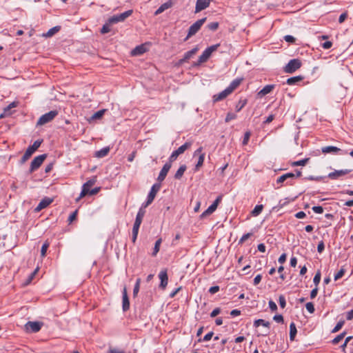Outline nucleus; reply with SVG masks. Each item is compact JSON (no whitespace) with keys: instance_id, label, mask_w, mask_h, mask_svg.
<instances>
[{"instance_id":"nucleus-1","label":"nucleus","mask_w":353,"mask_h":353,"mask_svg":"<svg viewBox=\"0 0 353 353\" xmlns=\"http://www.w3.org/2000/svg\"><path fill=\"white\" fill-rule=\"evenodd\" d=\"M145 210L141 208L139 209V210L137 214L136 219H135V221H134V223L133 225V228H132V241H133V242L135 241V240L137 237L140 225L141 224L143 218L145 215Z\"/></svg>"},{"instance_id":"nucleus-2","label":"nucleus","mask_w":353,"mask_h":353,"mask_svg":"<svg viewBox=\"0 0 353 353\" xmlns=\"http://www.w3.org/2000/svg\"><path fill=\"white\" fill-rule=\"evenodd\" d=\"M43 140H37L32 145H30L26 150L24 154L21 159V163L26 162L32 154L40 147Z\"/></svg>"},{"instance_id":"nucleus-3","label":"nucleus","mask_w":353,"mask_h":353,"mask_svg":"<svg viewBox=\"0 0 353 353\" xmlns=\"http://www.w3.org/2000/svg\"><path fill=\"white\" fill-rule=\"evenodd\" d=\"M206 21V17L202 18L201 19L197 20L195 23H194L188 29V32L185 41H187L189 38L194 35L198 31L200 30L201 26Z\"/></svg>"},{"instance_id":"nucleus-4","label":"nucleus","mask_w":353,"mask_h":353,"mask_svg":"<svg viewBox=\"0 0 353 353\" xmlns=\"http://www.w3.org/2000/svg\"><path fill=\"white\" fill-rule=\"evenodd\" d=\"M58 114V111L51 110L43 114L37 121V125H43L52 121Z\"/></svg>"},{"instance_id":"nucleus-5","label":"nucleus","mask_w":353,"mask_h":353,"mask_svg":"<svg viewBox=\"0 0 353 353\" xmlns=\"http://www.w3.org/2000/svg\"><path fill=\"white\" fill-rule=\"evenodd\" d=\"M302 63L300 59H291L284 67V72L286 73H293L301 67Z\"/></svg>"},{"instance_id":"nucleus-6","label":"nucleus","mask_w":353,"mask_h":353,"mask_svg":"<svg viewBox=\"0 0 353 353\" xmlns=\"http://www.w3.org/2000/svg\"><path fill=\"white\" fill-rule=\"evenodd\" d=\"M46 157V154H41L34 157L30 163L29 173H32L37 170L41 165Z\"/></svg>"},{"instance_id":"nucleus-7","label":"nucleus","mask_w":353,"mask_h":353,"mask_svg":"<svg viewBox=\"0 0 353 353\" xmlns=\"http://www.w3.org/2000/svg\"><path fill=\"white\" fill-rule=\"evenodd\" d=\"M190 146H191V143L186 142L183 145L180 146L177 150L173 151L169 157V161H170L171 163L174 161L180 154L184 153V152L187 149H188Z\"/></svg>"},{"instance_id":"nucleus-8","label":"nucleus","mask_w":353,"mask_h":353,"mask_svg":"<svg viewBox=\"0 0 353 353\" xmlns=\"http://www.w3.org/2000/svg\"><path fill=\"white\" fill-rule=\"evenodd\" d=\"M160 188L161 185L159 183H155L152 186L151 190L148 195L147 201L143 204L144 208H146L147 206L152 203V202L153 201L156 196L157 193L160 190Z\"/></svg>"},{"instance_id":"nucleus-9","label":"nucleus","mask_w":353,"mask_h":353,"mask_svg":"<svg viewBox=\"0 0 353 353\" xmlns=\"http://www.w3.org/2000/svg\"><path fill=\"white\" fill-rule=\"evenodd\" d=\"M132 10H128L123 13L114 14L112 16V23L124 21L128 17L132 15Z\"/></svg>"},{"instance_id":"nucleus-10","label":"nucleus","mask_w":353,"mask_h":353,"mask_svg":"<svg viewBox=\"0 0 353 353\" xmlns=\"http://www.w3.org/2000/svg\"><path fill=\"white\" fill-rule=\"evenodd\" d=\"M222 199V196H219L216 200L213 202V203L212 205H210L208 209L203 212L201 216L203 218L207 215H210L211 214H212L217 208V206L219 205V203L221 202Z\"/></svg>"},{"instance_id":"nucleus-11","label":"nucleus","mask_w":353,"mask_h":353,"mask_svg":"<svg viewBox=\"0 0 353 353\" xmlns=\"http://www.w3.org/2000/svg\"><path fill=\"white\" fill-rule=\"evenodd\" d=\"M94 182L95 181L94 180H90L83 185L81 192L79 198L77 199V201H79L82 197L88 195L89 190H91V188L94 184Z\"/></svg>"},{"instance_id":"nucleus-12","label":"nucleus","mask_w":353,"mask_h":353,"mask_svg":"<svg viewBox=\"0 0 353 353\" xmlns=\"http://www.w3.org/2000/svg\"><path fill=\"white\" fill-rule=\"evenodd\" d=\"M294 179H295V174L292 172H288L279 176L276 179V183H282L284 181H287V185H292V180H293Z\"/></svg>"},{"instance_id":"nucleus-13","label":"nucleus","mask_w":353,"mask_h":353,"mask_svg":"<svg viewBox=\"0 0 353 353\" xmlns=\"http://www.w3.org/2000/svg\"><path fill=\"white\" fill-rule=\"evenodd\" d=\"M42 325V323L38 321H28L26 324V328L27 330H30L32 332L35 333L41 330Z\"/></svg>"},{"instance_id":"nucleus-14","label":"nucleus","mask_w":353,"mask_h":353,"mask_svg":"<svg viewBox=\"0 0 353 353\" xmlns=\"http://www.w3.org/2000/svg\"><path fill=\"white\" fill-rule=\"evenodd\" d=\"M351 172V170H334V172H330L327 175V176L332 179V180H336L339 179L340 177L350 173Z\"/></svg>"},{"instance_id":"nucleus-15","label":"nucleus","mask_w":353,"mask_h":353,"mask_svg":"<svg viewBox=\"0 0 353 353\" xmlns=\"http://www.w3.org/2000/svg\"><path fill=\"white\" fill-rule=\"evenodd\" d=\"M171 167L172 163L169 161L163 165L157 178V180L159 182H161L165 179Z\"/></svg>"},{"instance_id":"nucleus-16","label":"nucleus","mask_w":353,"mask_h":353,"mask_svg":"<svg viewBox=\"0 0 353 353\" xmlns=\"http://www.w3.org/2000/svg\"><path fill=\"white\" fill-rule=\"evenodd\" d=\"M211 0H197L195 6V13H198L209 7Z\"/></svg>"},{"instance_id":"nucleus-17","label":"nucleus","mask_w":353,"mask_h":353,"mask_svg":"<svg viewBox=\"0 0 353 353\" xmlns=\"http://www.w3.org/2000/svg\"><path fill=\"white\" fill-rule=\"evenodd\" d=\"M159 279L161 280L159 287L162 289H165L168 285V276L166 270H162L159 274Z\"/></svg>"},{"instance_id":"nucleus-18","label":"nucleus","mask_w":353,"mask_h":353,"mask_svg":"<svg viewBox=\"0 0 353 353\" xmlns=\"http://www.w3.org/2000/svg\"><path fill=\"white\" fill-rule=\"evenodd\" d=\"M53 201V199H50V198H48V197H45L44 199H43L38 204V205L35 208V211L37 212H39L41 211V210L47 208L50 204L52 203V202Z\"/></svg>"},{"instance_id":"nucleus-19","label":"nucleus","mask_w":353,"mask_h":353,"mask_svg":"<svg viewBox=\"0 0 353 353\" xmlns=\"http://www.w3.org/2000/svg\"><path fill=\"white\" fill-rule=\"evenodd\" d=\"M173 6V2L172 0H169L167 2L163 3L154 12V15H158L167 9L171 8Z\"/></svg>"},{"instance_id":"nucleus-20","label":"nucleus","mask_w":353,"mask_h":353,"mask_svg":"<svg viewBox=\"0 0 353 353\" xmlns=\"http://www.w3.org/2000/svg\"><path fill=\"white\" fill-rule=\"evenodd\" d=\"M122 307H123V310L124 312L128 310L129 307H130V301H129V299L128 296V294H127L125 288L123 289V292Z\"/></svg>"},{"instance_id":"nucleus-21","label":"nucleus","mask_w":353,"mask_h":353,"mask_svg":"<svg viewBox=\"0 0 353 353\" xmlns=\"http://www.w3.org/2000/svg\"><path fill=\"white\" fill-rule=\"evenodd\" d=\"M231 93L230 92L229 90H228L226 88L224 90H223L220 93L214 95L213 100L215 102L221 101V100L224 99L225 98H226Z\"/></svg>"},{"instance_id":"nucleus-22","label":"nucleus","mask_w":353,"mask_h":353,"mask_svg":"<svg viewBox=\"0 0 353 353\" xmlns=\"http://www.w3.org/2000/svg\"><path fill=\"white\" fill-rule=\"evenodd\" d=\"M243 78H237L234 79L229 86L227 88L230 92L232 93L242 82Z\"/></svg>"},{"instance_id":"nucleus-23","label":"nucleus","mask_w":353,"mask_h":353,"mask_svg":"<svg viewBox=\"0 0 353 353\" xmlns=\"http://www.w3.org/2000/svg\"><path fill=\"white\" fill-rule=\"evenodd\" d=\"M198 51V48H194L192 49L190 51H188L185 53L183 58L180 60L181 63L186 62L188 60H189L193 55L196 54V52Z\"/></svg>"},{"instance_id":"nucleus-24","label":"nucleus","mask_w":353,"mask_h":353,"mask_svg":"<svg viewBox=\"0 0 353 353\" xmlns=\"http://www.w3.org/2000/svg\"><path fill=\"white\" fill-rule=\"evenodd\" d=\"M323 153H334L336 154L341 150L336 146L329 145L322 148L321 149Z\"/></svg>"},{"instance_id":"nucleus-25","label":"nucleus","mask_w":353,"mask_h":353,"mask_svg":"<svg viewBox=\"0 0 353 353\" xmlns=\"http://www.w3.org/2000/svg\"><path fill=\"white\" fill-rule=\"evenodd\" d=\"M145 52H146L145 46L144 45H140V46H137L135 48H134L132 50L131 53L133 56H137V55L143 54Z\"/></svg>"},{"instance_id":"nucleus-26","label":"nucleus","mask_w":353,"mask_h":353,"mask_svg":"<svg viewBox=\"0 0 353 353\" xmlns=\"http://www.w3.org/2000/svg\"><path fill=\"white\" fill-rule=\"evenodd\" d=\"M274 88V85H267L258 92V95L261 97H263V96L270 93Z\"/></svg>"},{"instance_id":"nucleus-27","label":"nucleus","mask_w":353,"mask_h":353,"mask_svg":"<svg viewBox=\"0 0 353 353\" xmlns=\"http://www.w3.org/2000/svg\"><path fill=\"white\" fill-rule=\"evenodd\" d=\"M110 152V147H105L95 152L94 156L97 158H102L108 154Z\"/></svg>"},{"instance_id":"nucleus-28","label":"nucleus","mask_w":353,"mask_h":353,"mask_svg":"<svg viewBox=\"0 0 353 353\" xmlns=\"http://www.w3.org/2000/svg\"><path fill=\"white\" fill-rule=\"evenodd\" d=\"M303 79V77L302 76H296V77H290L287 79V83L290 85H295L297 83L302 81Z\"/></svg>"},{"instance_id":"nucleus-29","label":"nucleus","mask_w":353,"mask_h":353,"mask_svg":"<svg viewBox=\"0 0 353 353\" xmlns=\"http://www.w3.org/2000/svg\"><path fill=\"white\" fill-rule=\"evenodd\" d=\"M186 169H187V167L185 165H181L179 167V168L178 169V170L176 171V172L175 173L174 178L176 179H180L183 176Z\"/></svg>"},{"instance_id":"nucleus-30","label":"nucleus","mask_w":353,"mask_h":353,"mask_svg":"<svg viewBox=\"0 0 353 353\" xmlns=\"http://www.w3.org/2000/svg\"><path fill=\"white\" fill-rule=\"evenodd\" d=\"M297 330L294 322H292L290 325V339L293 341L296 334Z\"/></svg>"},{"instance_id":"nucleus-31","label":"nucleus","mask_w":353,"mask_h":353,"mask_svg":"<svg viewBox=\"0 0 353 353\" xmlns=\"http://www.w3.org/2000/svg\"><path fill=\"white\" fill-rule=\"evenodd\" d=\"M210 55L206 52L205 50L203 52L201 56L199 57L198 63L196 65H199L200 63H204L208 61L210 58Z\"/></svg>"},{"instance_id":"nucleus-32","label":"nucleus","mask_w":353,"mask_h":353,"mask_svg":"<svg viewBox=\"0 0 353 353\" xmlns=\"http://www.w3.org/2000/svg\"><path fill=\"white\" fill-rule=\"evenodd\" d=\"M254 325L255 327H259L260 325H263L264 327H269L270 326V323L268 321H265V320L263 319H257V320H255L254 322Z\"/></svg>"},{"instance_id":"nucleus-33","label":"nucleus","mask_w":353,"mask_h":353,"mask_svg":"<svg viewBox=\"0 0 353 353\" xmlns=\"http://www.w3.org/2000/svg\"><path fill=\"white\" fill-rule=\"evenodd\" d=\"M263 209V205H256L254 207V208L252 211L251 214H252V216H256L259 214H261V212H262Z\"/></svg>"},{"instance_id":"nucleus-34","label":"nucleus","mask_w":353,"mask_h":353,"mask_svg":"<svg viewBox=\"0 0 353 353\" xmlns=\"http://www.w3.org/2000/svg\"><path fill=\"white\" fill-rule=\"evenodd\" d=\"M110 31V19H108L101 29V33L105 34Z\"/></svg>"},{"instance_id":"nucleus-35","label":"nucleus","mask_w":353,"mask_h":353,"mask_svg":"<svg viewBox=\"0 0 353 353\" xmlns=\"http://www.w3.org/2000/svg\"><path fill=\"white\" fill-rule=\"evenodd\" d=\"M141 282V280L140 278H138L136 280V283H135V285H134V287L133 289V296L134 297L137 296L139 293Z\"/></svg>"},{"instance_id":"nucleus-36","label":"nucleus","mask_w":353,"mask_h":353,"mask_svg":"<svg viewBox=\"0 0 353 353\" xmlns=\"http://www.w3.org/2000/svg\"><path fill=\"white\" fill-rule=\"evenodd\" d=\"M247 99H240V101L238 102V103L236 105V112L241 111L245 105L247 104Z\"/></svg>"},{"instance_id":"nucleus-37","label":"nucleus","mask_w":353,"mask_h":353,"mask_svg":"<svg viewBox=\"0 0 353 353\" xmlns=\"http://www.w3.org/2000/svg\"><path fill=\"white\" fill-rule=\"evenodd\" d=\"M204 159H205V154H201L199 157L197 163L195 165V170H199V168L203 165Z\"/></svg>"},{"instance_id":"nucleus-38","label":"nucleus","mask_w":353,"mask_h":353,"mask_svg":"<svg viewBox=\"0 0 353 353\" xmlns=\"http://www.w3.org/2000/svg\"><path fill=\"white\" fill-rule=\"evenodd\" d=\"M49 246H50V243L48 241H45V243L43 244L41 249V256L44 257L46 256L47 250L49 248Z\"/></svg>"},{"instance_id":"nucleus-39","label":"nucleus","mask_w":353,"mask_h":353,"mask_svg":"<svg viewBox=\"0 0 353 353\" xmlns=\"http://www.w3.org/2000/svg\"><path fill=\"white\" fill-rule=\"evenodd\" d=\"M161 243V239H159L155 242L154 250H153V252H152V256H156L157 254L159 252Z\"/></svg>"},{"instance_id":"nucleus-40","label":"nucleus","mask_w":353,"mask_h":353,"mask_svg":"<svg viewBox=\"0 0 353 353\" xmlns=\"http://www.w3.org/2000/svg\"><path fill=\"white\" fill-rule=\"evenodd\" d=\"M345 332H343V333L339 334L337 336H336L333 341H332V343L333 344H337L339 343L343 338L344 336H345Z\"/></svg>"},{"instance_id":"nucleus-41","label":"nucleus","mask_w":353,"mask_h":353,"mask_svg":"<svg viewBox=\"0 0 353 353\" xmlns=\"http://www.w3.org/2000/svg\"><path fill=\"white\" fill-rule=\"evenodd\" d=\"M345 272L344 268H341V270L334 275V280L337 281L343 276Z\"/></svg>"},{"instance_id":"nucleus-42","label":"nucleus","mask_w":353,"mask_h":353,"mask_svg":"<svg viewBox=\"0 0 353 353\" xmlns=\"http://www.w3.org/2000/svg\"><path fill=\"white\" fill-rule=\"evenodd\" d=\"M321 272L320 271H317V272L316 273L314 279H313V282L315 284L316 287L318 286V285L320 283V281H321Z\"/></svg>"},{"instance_id":"nucleus-43","label":"nucleus","mask_w":353,"mask_h":353,"mask_svg":"<svg viewBox=\"0 0 353 353\" xmlns=\"http://www.w3.org/2000/svg\"><path fill=\"white\" fill-rule=\"evenodd\" d=\"M309 159H304L292 163L293 166H303L306 164Z\"/></svg>"},{"instance_id":"nucleus-44","label":"nucleus","mask_w":353,"mask_h":353,"mask_svg":"<svg viewBox=\"0 0 353 353\" xmlns=\"http://www.w3.org/2000/svg\"><path fill=\"white\" fill-rule=\"evenodd\" d=\"M344 323H345V321L343 320L339 321L337 323V324L336 325V326L332 330V332L335 333V332H337L338 331H339L341 329V327H343V325H344Z\"/></svg>"},{"instance_id":"nucleus-45","label":"nucleus","mask_w":353,"mask_h":353,"mask_svg":"<svg viewBox=\"0 0 353 353\" xmlns=\"http://www.w3.org/2000/svg\"><path fill=\"white\" fill-rule=\"evenodd\" d=\"M207 28L212 31H215L219 28V23L218 22H212L209 24H208Z\"/></svg>"},{"instance_id":"nucleus-46","label":"nucleus","mask_w":353,"mask_h":353,"mask_svg":"<svg viewBox=\"0 0 353 353\" xmlns=\"http://www.w3.org/2000/svg\"><path fill=\"white\" fill-rule=\"evenodd\" d=\"M236 118V114L233 112H228L226 115L225 121L228 123L229 121L235 119Z\"/></svg>"},{"instance_id":"nucleus-47","label":"nucleus","mask_w":353,"mask_h":353,"mask_svg":"<svg viewBox=\"0 0 353 353\" xmlns=\"http://www.w3.org/2000/svg\"><path fill=\"white\" fill-rule=\"evenodd\" d=\"M104 111L105 110L97 111V112H95L94 114H92V116L91 117V119L95 120V119H100L103 116Z\"/></svg>"},{"instance_id":"nucleus-48","label":"nucleus","mask_w":353,"mask_h":353,"mask_svg":"<svg viewBox=\"0 0 353 353\" xmlns=\"http://www.w3.org/2000/svg\"><path fill=\"white\" fill-rule=\"evenodd\" d=\"M305 307H306V310L310 313V314H312L314 313L315 309H314V304L312 303V302H308L305 304Z\"/></svg>"},{"instance_id":"nucleus-49","label":"nucleus","mask_w":353,"mask_h":353,"mask_svg":"<svg viewBox=\"0 0 353 353\" xmlns=\"http://www.w3.org/2000/svg\"><path fill=\"white\" fill-rule=\"evenodd\" d=\"M59 30V27L55 26L51 29H50L46 33L47 37H52L55 32Z\"/></svg>"},{"instance_id":"nucleus-50","label":"nucleus","mask_w":353,"mask_h":353,"mask_svg":"<svg viewBox=\"0 0 353 353\" xmlns=\"http://www.w3.org/2000/svg\"><path fill=\"white\" fill-rule=\"evenodd\" d=\"M279 302L281 307L284 308L286 305V301L283 295H280L279 297Z\"/></svg>"},{"instance_id":"nucleus-51","label":"nucleus","mask_w":353,"mask_h":353,"mask_svg":"<svg viewBox=\"0 0 353 353\" xmlns=\"http://www.w3.org/2000/svg\"><path fill=\"white\" fill-rule=\"evenodd\" d=\"M250 137V132H246L244 134V137H243V143H242L243 145H245L248 144Z\"/></svg>"},{"instance_id":"nucleus-52","label":"nucleus","mask_w":353,"mask_h":353,"mask_svg":"<svg viewBox=\"0 0 353 353\" xmlns=\"http://www.w3.org/2000/svg\"><path fill=\"white\" fill-rule=\"evenodd\" d=\"M252 235V233H247V234H243L239 240V243H243L246 240H248Z\"/></svg>"},{"instance_id":"nucleus-53","label":"nucleus","mask_w":353,"mask_h":353,"mask_svg":"<svg viewBox=\"0 0 353 353\" xmlns=\"http://www.w3.org/2000/svg\"><path fill=\"white\" fill-rule=\"evenodd\" d=\"M312 210L316 214H322L323 212V208L322 206H314Z\"/></svg>"},{"instance_id":"nucleus-54","label":"nucleus","mask_w":353,"mask_h":353,"mask_svg":"<svg viewBox=\"0 0 353 353\" xmlns=\"http://www.w3.org/2000/svg\"><path fill=\"white\" fill-rule=\"evenodd\" d=\"M221 313V309L219 307H216L212 310V312L210 313V316L212 318H214L218 314Z\"/></svg>"},{"instance_id":"nucleus-55","label":"nucleus","mask_w":353,"mask_h":353,"mask_svg":"<svg viewBox=\"0 0 353 353\" xmlns=\"http://www.w3.org/2000/svg\"><path fill=\"white\" fill-rule=\"evenodd\" d=\"M273 319L277 323H283V317L281 314L274 316Z\"/></svg>"},{"instance_id":"nucleus-56","label":"nucleus","mask_w":353,"mask_h":353,"mask_svg":"<svg viewBox=\"0 0 353 353\" xmlns=\"http://www.w3.org/2000/svg\"><path fill=\"white\" fill-rule=\"evenodd\" d=\"M269 307L272 311H276L277 310L276 304L272 300L269 301Z\"/></svg>"},{"instance_id":"nucleus-57","label":"nucleus","mask_w":353,"mask_h":353,"mask_svg":"<svg viewBox=\"0 0 353 353\" xmlns=\"http://www.w3.org/2000/svg\"><path fill=\"white\" fill-rule=\"evenodd\" d=\"M325 248V245L323 241H320L317 246V250L319 253H321Z\"/></svg>"},{"instance_id":"nucleus-58","label":"nucleus","mask_w":353,"mask_h":353,"mask_svg":"<svg viewBox=\"0 0 353 353\" xmlns=\"http://www.w3.org/2000/svg\"><path fill=\"white\" fill-rule=\"evenodd\" d=\"M284 39L286 42L288 43H294L295 41V38L291 35L285 36Z\"/></svg>"},{"instance_id":"nucleus-59","label":"nucleus","mask_w":353,"mask_h":353,"mask_svg":"<svg viewBox=\"0 0 353 353\" xmlns=\"http://www.w3.org/2000/svg\"><path fill=\"white\" fill-rule=\"evenodd\" d=\"M321 46L324 49L327 50L332 47V43L331 41H327L322 43Z\"/></svg>"},{"instance_id":"nucleus-60","label":"nucleus","mask_w":353,"mask_h":353,"mask_svg":"<svg viewBox=\"0 0 353 353\" xmlns=\"http://www.w3.org/2000/svg\"><path fill=\"white\" fill-rule=\"evenodd\" d=\"M347 17V13L344 12V13H342L340 16H339V22L340 23H342L344 22V21L346 19Z\"/></svg>"},{"instance_id":"nucleus-61","label":"nucleus","mask_w":353,"mask_h":353,"mask_svg":"<svg viewBox=\"0 0 353 353\" xmlns=\"http://www.w3.org/2000/svg\"><path fill=\"white\" fill-rule=\"evenodd\" d=\"M213 334H214V333H213L212 332H209V333L206 334L204 336V337H203V340L204 341H210V340L212 339V337L213 336Z\"/></svg>"},{"instance_id":"nucleus-62","label":"nucleus","mask_w":353,"mask_h":353,"mask_svg":"<svg viewBox=\"0 0 353 353\" xmlns=\"http://www.w3.org/2000/svg\"><path fill=\"white\" fill-rule=\"evenodd\" d=\"M77 211H74V212H72L70 216L68 217V221L70 223L72 222L77 217Z\"/></svg>"},{"instance_id":"nucleus-63","label":"nucleus","mask_w":353,"mask_h":353,"mask_svg":"<svg viewBox=\"0 0 353 353\" xmlns=\"http://www.w3.org/2000/svg\"><path fill=\"white\" fill-rule=\"evenodd\" d=\"M261 278H262V276H261V274H258V275H256V276H255V278L254 279V281H253V282H254V285H258V284L261 282Z\"/></svg>"},{"instance_id":"nucleus-64","label":"nucleus","mask_w":353,"mask_h":353,"mask_svg":"<svg viewBox=\"0 0 353 353\" xmlns=\"http://www.w3.org/2000/svg\"><path fill=\"white\" fill-rule=\"evenodd\" d=\"M346 319L348 321L353 319V310L347 312Z\"/></svg>"}]
</instances>
